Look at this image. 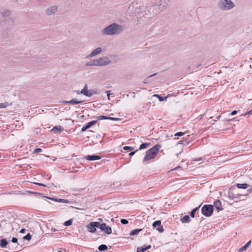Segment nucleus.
I'll return each instance as SVG.
<instances>
[{"label":"nucleus","mask_w":252,"mask_h":252,"mask_svg":"<svg viewBox=\"0 0 252 252\" xmlns=\"http://www.w3.org/2000/svg\"><path fill=\"white\" fill-rule=\"evenodd\" d=\"M124 30V28L122 25L113 23L103 29L102 34L104 35H117Z\"/></svg>","instance_id":"1"},{"label":"nucleus","mask_w":252,"mask_h":252,"mask_svg":"<svg viewBox=\"0 0 252 252\" xmlns=\"http://www.w3.org/2000/svg\"><path fill=\"white\" fill-rule=\"evenodd\" d=\"M161 146L157 144L152 148L149 149L146 152L144 157L143 162L146 161L151 159H153L157 156L158 151L159 150Z\"/></svg>","instance_id":"2"},{"label":"nucleus","mask_w":252,"mask_h":252,"mask_svg":"<svg viewBox=\"0 0 252 252\" xmlns=\"http://www.w3.org/2000/svg\"><path fill=\"white\" fill-rule=\"evenodd\" d=\"M234 5L231 0H220L218 2L219 8L223 11L230 10L233 8Z\"/></svg>","instance_id":"3"},{"label":"nucleus","mask_w":252,"mask_h":252,"mask_svg":"<svg viewBox=\"0 0 252 252\" xmlns=\"http://www.w3.org/2000/svg\"><path fill=\"white\" fill-rule=\"evenodd\" d=\"M214 212V205H204L201 208L202 214L206 217H209L212 216Z\"/></svg>","instance_id":"4"},{"label":"nucleus","mask_w":252,"mask_h":252,"mask_svg":"<svg viewBox=\"0 0 252 252\" xmlns=\"http://www.w3.org/2000/svg\"><path fill=\"white\" fill-rule=\"evenodd\" d=\"M111 58V56H105L97 59V66H102L111 64L112 63L110 59Z\"/></svg>","instance_id":"5"},{"label":"nucleus","mask_w":252,"mask_h":252,"mask_svg":"<svg viewBox=\"0 0 252 252\" xmlns=\"http://www.w3.org/2000/svg\"><path fill=\"white\" fill-rule=\"evenodd\" d=\"M100 223L99 222H91L87 225V228L89 232L91 233H94L96 230V228H99Z\"/></svg>","instance_id":"6"},{"label":"nucleus","mask_w":252,"mask_h":252,"mask_svg":"<svg viewBox=\"0 0 252 252\" xmlns=\"http://www.w3.org/2000/svg\"><path fill=\"white\" fill-rule=\"evenodd\" d=\"M99 228L101 229V231H104L107 234H110L112 233V229L111 228L106 225V223H103L100 224L99 225Z\"/></svg>","instance_id":"7"},{"label":"nucleus","mask_w":252,"mask_h":252,"mask_svg":"<svg viewBox=\"0 0 252 252\" xmlns=\"http://www.w3.org/2000/svg\"><path fill=\"white\" fill-rule=\"evenodd\" d=\"M58 7L57 5H53L48 7L45 10V13L47 15H52L55 14L58 10Z\"/></svg>","instance_id":"8"},{"label":"nucleus","mask_w":252,"mask_h":252,"mask_svg":"<svg viewBox=\"0 0 252 252\" xmlns=\"http://www.w3.org/2000/svg\"><path fill=\"white\" fill-rule=\"evenodd\" d=\"M161 221L160 220H156L153 223V227L154 228H156V229L159 232H162L164 231V229L163 226L161 225Z\"/></svg>","instance_id":"9"},{"label":"nucleus","mask_w":252,"mask_h":252,"mask_svg":"<svg viewBox=\"0 0 252 252\" xmlns=\"http://www.w3.org/2000/svg\"><path fill=\"white\" fill-rule=\"evenodd\" d=\"M169 1V0H158L155 2V4L162 8H165Z\"/></svg>","instance_id":"10"},{"label":"nucleus","mask_w":252,"mask_h":252,"mask_svg":"<svg viewBox=\"0 0 252 252\" xmlns=\"http://www.w3.org/2000/svg\"><path fill=\"white\" fill-rule=\"evenodd\" d=\"M84 102V101L77 100L76 99H72L70 100H63L61 101L62 104H78Z\"/></svg>","instance_id":"11"},{"label":"nucleus","mask_w":252,"mask_h":252,"mask_svg":"<svg viewBox=\"0 0 252 252\" xmlns=\"http://www.w3.org/2000/svg\"><path fill=\"white\" fill-rule=\"evenodd\" d=\"M97 123V121H92L86 124H85L81 129V132L86 131L88 128H90L92 126Z\"/></svg>","instance_id":"12"},{"label":"nucleus","mask_w":252,"mask_h":252,"mask_svg":"<svg viewBox=\"0 0 252 252\" xmlns=\"http://www.w3.org/2000/svg\"><path fill=\"white\" fill-rule=\"evenodd\" d=\"M84 158L88 160L94 161L100 159L101 157L98 155H93L86 156Z\"/></svg>","instance_id":"13"},{"label":"nucleus","mask_w":252,"mask_h":252,"mask_svg":"<svg viewBox=\"0 0 252 252\" xmlns=\"http://www.w3.org/2000/svg\"><path fill=\"white\" fill-rule=\"evenodd\" d=\"M102 51V49L101 47H98L95 49L94 51H92L89 55H88L87 57L92 58L94 57L99 54H100Z\"/></svg>","instance_id":"14"},{"label":"nucleus","mask_w":252,"mask_h":252,"mask_svg":"<svg viewBox=\"0 0 252 252\" xmlns=\"http://www.w3.org/2000/svg\"><path fill=\"white\" fill-rule=\"evenodd\" d=\"M46 198L50 199L51 200L54 201L55 202H57L59 203H68L69 201L68 200L61 199V198H56L54 197H45Z\"/></svg>","instance_id":"15"},{"label":"nucleus","mask_w":252,"mask_h":252,"mask_svg":"<svg viewBox=\"0 0 252 252\" xmlns=\"http://www.w3.org/2000/svg\"><path fill=\"white\" fill-rule=\"evenodd\" d=\"M213 205L214 207H215L218 211H221L223 209L221 206V201L220 200H216L214 201Z\"/></svg>","instance_id":"16"},{"label":"nucleus","mask_w":252,"mask_h":252,"mask_svg":"<svg viewBox=\"0 0 252 252\" xmlns=\"http://www.w3.org/2000/svg\"><path fill=\"white\" fill-rule=\"evenodd\" d=\"M63 128L61 126H54L52 129H51V131L52 132H53L54 133H61L62 131H63Z\"/></svg>","instance_id":"17"},{"label":"nucleus","mask_w":252,"mask_h":252,"mask_svg":"<svg viewBox=\"0 0 252 252\" xmlns=\"http://www.w3.org/2000/svg\"><path fill=\"white\" fill-rule=\"evenodd\" d=\"M252 243V240L249 241L244 246L240 248L238 251L239 252H243L246 251L248 247L251 245Z\"/></svg>","instance_id":"18"},{"label":"nucleus","mask_w":252,"mask_h":252,"mask_svg":"<svg viewBox=\"0 0 252 252\" xmlns=\"http://www.w3.org/2000/svg\"><path fill=\"white\" fill-rule=\"evenodd\" d=\"M151 247V245L143 246L141 247L137 248V252H144L145 251L150 249Z\"/></svg>","instance_id":"19"},{"label":"nucleus","mask_w":252,"mask_h":252,"mask_svg":"<svg viewBox=\"0 0 252 252\" xmlns=\"http://www.w3.org/2000/svg\"><path fill=\"white\" fill-rule=\"evenodd\" d=\"M180 221L182 223H189L190 221V217L189 215H185L184 217L180 218Z\"/></svg>","instance_id":"20"},{"label":"nucleus","mask_w":252,"mask_h":252,"mask_svg":"<svg viewBox=\"0 0 252 252\" xmlns=\"http://www.w3.org/2000/svg\"><path fill=\"white\" fill-rule=\"evenodd\" d=\"M86 65L87 66H97L96 59L87 62L86 63Z\"/></svg>","instance_id":"21"},{"label":"nucleus","mask_w":252,"mask_h":252,"mask_svg":"<svg viewBox=\"0 0 252 252\" xmlns=\"http://www.w3.org/2000/svg\"><path fill=\"white\" fill-rule=\"evenodd\" d=\"M8 244L6 239L3 238L0 240V247L1 248H5Z\"/></svg>","instance_id":"22"},{"label":"nucleus","mask_w":252,"mask_h":252,"mask_svg":"<svg viewBox=\"0 0 252 252\" xmlns=\"http://www.w3.org/2000/svg\"><path fill=\"white\" fill-rule=\"evenodd\" d=\"M236 186L237 188L242 189H246L250 186L249 185L246 184V183H244V184L238 183L236 184Z\"/></svg>","instance_id":"23"},{"label":"nucleus","mask_w":252,"mask_h":252,"mask_svg":"<svg viewBox=\"0 0 252 252\" xmlns=\"http://www.w3.org/2000/svg\"><path fill=\"white\" fill-rule=\"evenodd\" d=\"M142 230V229H134L130 232L129 235L131 236L136 235Z\"/></svg>","instance_id":"24"},{"label":"nucleus","mask_w":252,"mask_h":252,"mask_svg":"<svg viewBox=\"0 0 252 252\" xmlns=\"http://www.w3.org/2000/svg\"><path fill=\"white\" fill-rule=\"evenodd\" d=\"M88 94H85V96H88V97H91L93 95L96 94L97 92L96 91L94 90H88V91H87Z\"/></svg>","instance_id":"25"},{"label":"nucleus","mask_w":252,"mask_h":252,"mask_svg":"<svg viewBox=\"0 0 252 252\" xmlns=\"http://www.w3.org/2000/svg\"><path fill=\"white\" fill-rule=\"evenodd\" d=\"M201 205V204H200L198 207H197L195 208H194L192 210V211L190 213V216L191 218H194L195 213L200 207Z\"/></svg>","instance_id":"26"},{"label":"nucleus","mask_w":252,"mask_h":252,"mask_svg":"<svg viewBox=\"0 0 252 252\" xmlns=\"http://www.w3.org/2000/svg\"><path fill=\"white\" fill-rule=\"evenodd\" d=\"M107 249H108V247L107 246V245H104V244L100 245L98 247V250L100 252L105 251L107 250Z\"/></svg>","instance_id":"27"},{"label":"nucleus","mask_w":252,"mask_h":252,"mask_svg":"<svg viewBox=\"0 0 252 252\" xmlns=\"http://www.w3.org/2000/svg\"><path fill=\"white\" fill-rule=\"evenodd\" d=\"M87 91H88V86L87 84L85 85L83 89L81 91L80 94H88Z\"/></svg>","instance_id":"28"},{"label":"nucleus","mask_w":252,"mask_h":252,"mask_svg":"<svg viewBox=\"0 0 252 252\" xmlns=\"http://www.w3.org/2000/svg\"><path fill=\"white\" fill-rule=\"evenodd\" d=\"M150 143H143L140 145V147L139 148V150H141L142 149H144L147 148V146L148 145H150Z\"/></svg>","instance_id":"29"},{"label":"nucleus","mask_w":252,"mask_h":252,"mask_svg":"<svg viewBox=\"0 0 252 252\" xmlns=\"http://www.w3.org/2000/svg\"><path fill=\"white\" fill-rule=\"evenodd\" d=\"M26 192H28V193H31V194H33L35 196H41L44 197L43 196V194L39 193V192H34V191H31V190H27Z\"/></svg>","instance_id":"30"},{"label":"nucleus","mask_w":252,"mask_h":252,"mask_svg":"<svg viewBox=\"0 0 252 252\" xmlns=\"http://www.w3.org/2000/svg\"><path fill=\"white\" fill-rule=\"evenodd\" d=\"M154 96L155 97H157L158 98L159 100L160 101H164V100H165L167 97H163V96H160V95L159 94H154Z\"/></svg>","instance_id":"31"},{"label":"nucleus","mask_w":252,"mask_h":252,"mask_svg":"<svg viewBox=\"0 0 252 252\" xmlns=\"http://www.w3.org/2000/svg\"><path fill=\"white\" fill-rule=\"evenodd\" d=\"M10 13H11V12L9 10H6L3 11L2 13V14L3 17H8L10 15Z\"/></svg>","instance_id":"32"},{"label":"nucleus","mask_w":252,"mask_h":252,"mask_svg":"<svg viewBox=\"0 0 252 252\" xmlns=\"http://www.w3.org/2000/svg\"><path fill=\"white\" fill-rule=\"evenodd\" d=\"M73 220L72 219H70L68 220L65 221L64 222V225L66 226H70L72 224Z\"/></svg>","instance_id":"33"},{"label":"nucleus","mask_w":252,"mask_h":252,"mask_svg":"<svg viewBox=\"0 0 252 252\" xmlns=\"http://www.w3.org/2000/svg\"><path fill=\"white\" fill-rule=\"evenodd\" d=\"M181 170H182V168L180 166H178L174 168L171 169V170H169L167 172V173H169L170 172L174 171V170L181 171Z\"/></svg>","instance_id":"34"},{"label":"nucleus","mask_w":252,"mask_h":252,"mask_svg":"<svg viewBox=\"0 0 252 252\" xmlns=\"http://www.w3.org/2000/svg\"><path fill=\"white\" fill-rule=\"evenodd\" d=\"M32 239V235L29 233L26 236H24L23 239L30 241Z\"/></svg>","instance_id":"35"},{"label":"nucleus","mask_w":252,"mask_h":252,"mask_svg":"<svg viewBox=\"0 0 252 252\" xmlns=\"http://www.w3.org/2000/svg\"><path fill=\"white\" fill-rule=\"evenodd\" d=\"M96 118H97V120L96 121H97V122L98 121L101 120H106V116L100 115V116L97 117Z\"/></svg>","instance_id":"36"},{"label":"nucleus","mask_w":252,"mask_h":252,"mask_svg":"<svg viewBox=\"0 0 252 252\" xmlns=\"http://www.w3.org/2000/svg\"><path fill=\"white\" fill-rule=\"evenodd\" d=\"M123 149L125 151H131L133 150V147L130 146H125L123 147Z\"/></svg>","instance_id":"37"},{"label":"nucleus","mask_w":252,"mask_h":252,"mask_svg":"<svg viewBox=\"0 0 252 252\" xmlns=\"http://www.w3.org/2000/svg\"><path fill=\"white\" fill-rule=\"evenodd\" d=\"M106 120H114V121H118L120 119L119 118H114L111 117H107L106 116Z\"/></svg>","instance_id":"38"},{"label":"nucleus","mask_w":252,"mask_h":252,"mask_svg":"<svg viewBox=\"0 0 252 252\" xmlns=\"http://www.w3.org/2000/svg\"><path fill=\"white\" fill-rule=\"evenodd\" d=\"M247 115H252V109L241 115V117L245 116Z\"/></svg>","instance_id":"39"},{"label":"nucleus","mask_w":252,"mask_h":252,"mask_svg":"<svg viewBox=\"0 0 252 252\" xmlns=\"http://www.w3.org/2000/svg\"><path fill=\"white\" fill-rule=\"evenodd\" d=\"M121 222L123 224H126L128 223V221L125 219H121Z\"/></svg>","instance_id":"40"},{"label":"nucleus","mask_w":252,"mask_h":252,"mask_svg":"<svg viewBox=\"0 0 252 252\" xmlns=\"http://www.w3.org/2000/svg\"><path fill=\"white\" fill-rule=\"evenodd\" d=\"M156 74H157V73H154V74H152V75H151L149 76L147 78H146V79L144 80V81L143 83H145V84L147 83H148L147 79H148L149 78H150V77H153V76H155Z\"/></svg>","instance_id":"41"},{"label":"nucleus","mask_w":252,"mask_h":252,"mask_svg":"<svg viewBox=\"0 0 252 252\" xmlns=\"http://www.w3.org/2000/svg\"><path fill=\"white\" fill-rule=\"evenodd\" d=\"M184 134H185V133H184L183 132H178L175 134L174 136H182L184 135Z\"/></svg>","instance_id":"42"},{"label":"nucleus","mask_w":252,"mask_h":252,"mask_svg":"<svg viewBox=\"0 0 252 252\" xmlns=\"http://www.w3.org/2000/svg\"><path fill=\"white\" fill-rule=\"evenodd\" d=\"M203 158L202 157H200L198 158H193L192 159V161H200L203 160Z\"/></svg>","instance_id":"43"},{"label":"nucleus","mask_w":252,"mask_h":252,"mask_svg":"<svg viewBox=\"0 0 252 252\" xmlns=\"http://www.w3.org/2000/svg\"><path fill=\"white\" fill-rule=\"evenodd\" d=\"M42 152V149L40 148H37L34 149V152L35 153H38Z\"/></svg>","instance_id":"44"},{"label":"nucleus","mask_w":252,"mask_h":252,"mask_svg":"<svg viewBox=\"0 0 252 252\" xmlns=\"http://www.w3.org/2000/svg\"><path fill=\"white\" fill-rule=\"evenodd\" d=\"M6 106H7V105L6 104V103H0V108H5Z\"/></svg>","instance_id":"45"},{"label":"nucleus","mask_w":252,"mask_h":252,"mask_svg":"<svg viewBox=\"0 0 252 252\" xmlns=\"http://www.w3.org/2000/svg\"><path fill=\"white\" fill-rule=\"evenodd\" d=\"M11 242L13 243H16L18 242V239L15 237H13L12 238Z\"/></svg>","instance_id":"46"},{"label":"nucleus","mask_w":252,"mask_h":252,"mask_svg":"<svg viewBox=\"0 0 252 252\" xmlns=\"http://www.w3.org/2000/svg\"><path fill=\"white\" fill-rule=\"evenodd\" d=\"M111 91H105V93L107 94L108 98L109 100L110 99V95H111L110 94Z\"/></svg>","instance_id":"47"},{"label":"nucleus","mask_w":252,"mask_h":252,"mask_svg":"<svg viewBox=\"0 0 252 252\" xmlns=\"http://www.w3.org/2000/svg\"><path fill=\"white\" fill-rule=\"evenodd\" d=\"M234 120H236V121H238L239 120V119H237V118H234L233 119H227L226 120H225V121H227V122H229V121H234Z\"/></svg>","instance_id":"48"},{"label":"nucleus","mask_w":252,"mask_h":252,"mask_svg":"<svg viewBox=\"0 0 252 252\" xmlns=\"http://www.w3.org/2000/svg\"><path fill=\"white\" fill-rule=\"evenodd\" d=\"M33 184H35V185H38L39 186H43V187H46V186L43 184H41V183H36V182H33Z\"/></svg>","instance_id":"49"},{"label":"nucleus","mask_w":252,"mask_h":252,"mask_svg":"<svg viewBox=\"0 0 252 252\" xmlns=\"http://www.w3.org/2000/svg\"><path fill=\"white\" fill-rule=\"evenodd\" d=\"M137 151H138V150H135V151H133V152H130V153L129 154V155L130 156H133V155L135 154V153H136V152H137Z\"/></svg>","instance_id":"50"},{"label":"nucleus","mask_w":252,"mask_h":252,"mask_svg":"<svg viewBox=\"0 0 252 252\" xmlns=\"http://www.w3.org/2000/svg\"><path fill=\"white\" fill-rule=\"evenodd\" d=\"M237 114V111H236V110H233V111H232L231 112V113L230 115H233H233H236Z\"/></svg>","instance_id":"51"},{"label":"nucleus","mask_w":252,"mask_h":252,"mask_svg":"<svg viewBox=\"0 0 252 252\" xmlns=\"http://www.w3.org/2000/svg\"><path fill=\"white\" fill-rule=\"evenodd\" d=\"M26 230L24 228H22L20 231V232L21 233H25L26 232Z\"/></svg>","instance_id":"52"},{"label":"nucleus","mask_w":252,"mask_h":252,"mask_svg":"<svg viewBox=\"0 0 252 252\" xmlns=\"http://www.w3.org/2000/svg\"><path fill=\"white\" fill-rule=\"evenodd\" d=\"M247 191L249 193L252 192V186L251 187V188H249L247 189Z\"/></svg>","instance_id":"53"},{"label":"nucleus","mask_w":252,"mask_h":252,"mask_svg":"<svg viewBox=\"0 0 252 252\" xmlns=\"http://www.w3.org/2000/svg\"><path fill=\"white\" fill-rule=\"evenodd\" d=\"M57 231V230L56 228H51V231L52 232H56V231Z\"/></svg>","instance_id":"54"},{"label":"nucleus","mask_w":252,"mask_h":252,"mask_svg":"<svg viewBox=\"0 0 252 252\" xmlns=\"http://www.w3.org/2000/svg\"><path fill=\"white\" fill-rule=\"evenodd\" d=\"M220 117H221V116H220H220H217V117L215 118V119L213 120V121H215V122H216V121H217V120H218V119H220Z\"/></svg>","instance_id":"55"},{"label":"nucleus","mask_w":252,"mask_h":252,"mask_svg":"<svg viewBox=\"0 0 252 252\" xmlns=\"http://www.w3.org/2000/svg\"><path fill=\"white\" fill-rule=\"evenodd\" d=\"M58 252H63L61 251H59Z\"/></svg>","instance_id":"56"},{"label":"nucleus","mask_w":252,"mask_h":252,"mask_svg":"<svg viewBox=\"0 0 252 252\" xmlns=\"http://www.w3.org/2000/svg\"><path fill=\"white\" fill-rule=\"evenodd\" d=\"M204 163L203 162H201L200 164H203Z\"/></svg>","instance_id":"57"}]
</instances>
